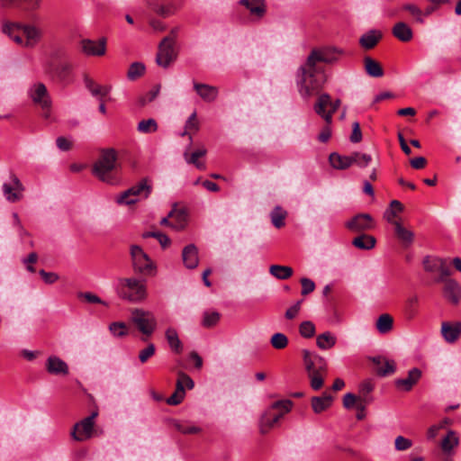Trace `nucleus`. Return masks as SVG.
I'll return each mask as SVG.
<instances>
[{
	"label": "nucleus",
	"instance_id": "603ef678",
	"mask_svg": "<svg viewBox=\"0 0 461 461\" xmlns=\"http://www.w3.org/2000/svg\"><path fill=\"white\" fill-rule=\"evenodd\" d=\"M142 237L144 239H148V238H155V239H157L158 241L159 242V244L161 245V247L163 249H166L171 243V240L168 238V236L164 234V233H162V232H159V231H148V232H144L142 234Z\"/></svg>",
	"mask_w": 461,
	"mask_h": 461
},
{
	"label": "nucleus",
	"instance_id": "bf43d9fd",
	"mask_svg": "<svg viewBox=\"0 0 461 461\" xmlns=\"http://www.w3.org/2000/svg\"><path fill=\"white\" fill-rule=\"evenodd\" d=\"M160 91V85H156L153 88L149 91L145 95H142L139 98V104L140 106H145L147 104L155 100V98L158 95Z\"/></svg>",
	"mask_w": 461,
	"mask_h": 461
},
{
	"label": "nucleus",
	"instance_id": "2eb2a0df",
	"mask_svg": "<svg viewBox=\"0 0 461 461\" xmlns=\"http://www.w3.org/2000/svg\"><path fill=\"white\" fill-rule=\"evenodd\" d=\"M303 354L307 373L326 374L328 366L324 357L312 353L307 349H304Z\"/></svg>",
	"mask_w": 461,
	"mask_h": 461
},
{
	"label": "nucleus",
	"instance_id": "a18cd8bd",
	"mask_svg": "<svg viewBox=\"0 0 461 461\" xmlns=\"http://www.w3.org/2000/svg\"><path fill=\"white\" fill-rule=\"evenodd\" d=\"M200 125L197 120L196 112H194L185 122V131L182 133V136L189 135L190 140H192V133L197 132L199 131Z\"/></svg>",
	"mask_w": 461,
	"mask_h": 461
},
{
	"label": "nucleus",
	"instance_id": "f3484780",
	"mask_svg": "<svg viewBox=\"0 0 461 461\" xmlns=\"http://www.w3.org/2000/svg\"><path fill=\"white\" fill-rule=\"evenodd\" d=\"M82 52L86 56L101 57L106 52V40L101 38L98 41L84 39L80 41Z\"/></svg>",
	"mask_w": 461,
	"mask_h": 461
},
{
	"label": "nucleus",
	"instance_id": "8fccbe9b",
	"mask_svg": "<svg viewBox=\"0 0 461 461\" xmlns=\"http://www.w3.org/2000/svg\"><path fill=\"white\" fill-rule=\"evenodd\" d=\"M351 160L352 165L355 164L357 167L364 168L370 164L372 161V157L369 154L356 151L351 153Z\"/></svg>",
	"mask_w": 461,
	"mask_h": 461
},
{
	"label": "nucleus",
	"instance_id": "5fc2aeb1",
	"mask_svg": "<svg viewBox=\"0 0 461 461\" xmlns=\"http://www.w3.org/2000/svg\"><path fill=\"white\" fill-rule=\"evenodd\" d=\"M137 129L142 133L155 132L158 130V123L154 119L142 120L138 123Z\"/></svg>",
	"mask_w": 461,
	"mask_h": 461
},
{
	"label": "nucleus",
	"instance_id": "2f4dec72",
	"mask_svg": "<svg viewBox=\"0 0 461 461\" xmlns=\"http://www.w3.org/2000/svg\"><path fill=\"white\" fill-rule=\"evenodd\" d=\"M333 402V396L324 392L321 396H313L311 400L312 408L315 413H321L328 410Z\"/></svg>",
	"mask_w": 461,
	"mask_h": 461
},
{
	"label": "nucleus",
	"instance_id": "de8ad7c7",
	"mask_svg": "<svg viewBox=\"0 0 461 461\" xmlns=\"http://www.w3.org/2000/svg\"><path fill=\"white\" fill-rule=\"evenodd\" d=\"M145 65L141 62H133L131 64L128 72L127 78L131 81H134L140 77L145 73Z\"/></svg>",
	"mask_w": 461,
	"mask_h": 461
},
{
	"label": "nucleus",
	"instance_id": "774afa93",
	"mask_svg": "<svg viewBox=\"0 0 461 461\" xmlns=\"http://www.w3.org/2000/svg\"><path fill=\"white\" fill-rule=\"evenodd\" d=\"M156 351L155 345L153 343H149L145 348L140 351L139 353V359L140 361L144 364L146 363L154 354Z\"/></svg>",
	"mask_w": 461,
	"mask_h": 461
},
{
	"label": "nucleus",
	"instance_id": "052dcab7",
	"mask_svg": "<svg viewBox=\"0 0 461 461\" xmlns=\"http://www.w3.org/2000/svg\"><path fill=\"white\" fill-rule=\"evenodd\" d=\"M299 331L302 337L310 339L315 333V326L312 321H305L300 324Z\"/></svg>",
	"mask_w": 461,
	"mask_h": 461
},
{
	"label": "nucleus",
	"instance_id": "3c124183",
	"mask_svg": "<svg viewBox=\"0 0 461 461\" xmlns=\"http://www.w3.org/2000/svg\"><path fill=\"white\" fill-rule=\"evenodd\" d=\"M221 314L218 312H204L202 325L204 328H212L219 322Z\"/></svg>",
	"mask_w": 461,
	"mask_h": 461
},
{
	"label": "nucleus",
	"instance_id": "13d9d810",
	"mask_svg": "<svg viewBox=\"0 0 461 461\" xmlns=\"http://www.w3.org/2000/svg\"><path fill=\"white\" fill-rule=\"evenodd\" d=\"M270 342L276 349H283L288 345V339L284 333L277 332L272 336Z\"/></svg>",
	"mask_w": 461,
	"mask_h": 461
},
{
	"label": "nucleus",
	"instance_id": "7c9ffc66",
	"mask_svg": "<svg viewBox=\"0 0 461 461\" xmlns=\"http://www.w3.org/2000/svg\"><path fill=\"white\" fill-rule=\"evenodd\" d=\"M84 83L86 89L91 93V95L99 99H102L104 96H106L112 89L111 86H101L87 76L84 77Z\"/></svg>",
	"mask_w": 461,
	"mask_h": 461
},
{
	"label": "nucleus",
	"instance_id": "aec40b11",
	"mask_svg": "<svg viewBox=\"0 0 461 461\" xmlns=\"http://www.w3.org/2000/svg\"><path fill=\"white\" fill-rule=\"evenodd\" d=\"M442 283H444V296L453 304H457L461 298V286L459 284L456 280L447 277Z\"/></svg>",
	"mask_w": 461,
	"mask_h": 461
},
{
	"label": "nucleus",
	"instance_id": "9b49d317",
	"mask_svg": "<svg viewBox=\"0 0 461 461\" xmlns=\"http://www.w3.org/2000/svg\"><path fill=\"white\" fill-rule=\"evenodd\" d=\"M424 270L429 273H438L436 282L441 283L451 275L447 260L438 257L426 256L422 260Z\"/></svg>",
	"mask_w": 461,
	"mask_h": 461
},
{
	"label": "nucleus",
	"instance_id": "c756f323",
	"mask_svg": "<svg viewBox=\"0 0 461 461\" xmlns=\"http://www.w3.org/2000/svg\"><path fill=\"white\" fill-rule=\"evenodd\" d=\"M372 361L377 366L376 374L379 376H387L393 374L396 370L395 362L393 360H389L379 356L373 357Z\"/></svg>",
	"mask_w": 461,
	"mask_h": 461
},
{
	"label": "nucleus",
	"instance_id": "423d86ee",
	"mask_svg": "<svg viewBox=\"0 0 461 461\" xmlns=\"http://www.w3.org/2000/svg\"><path fill=\"white\" fill-rule=\"evenodd\" d=\"M148 182L147 178H143L136 185L122 192L116 198L117 203L130 205L137 203L139 200L138 197L148 198L152 190V186L149 185Z\"/></svg>",
	"mask_w": 461,
	"mask_h": 461
},
{
	"label": "nucleus",
	"instance_id": "b1692460",
	"mask_svg": "<svg viewBox=\"0 0 461 461\" xmlns=\"http://www.w3.org/2000/svg\"><path fill=\"white\" fill-rule=\"evenodd\" d=\"M194 88L196 94L206 103L214 102L219 95L218 88L211 85L194 82Z\"/></svg>",
	"mask_w": 461,
	"mask_h": 461
},
{
	"label": "nucleus",
	"instance_id": "f03ea898",
	"mask_svg": "<svg viewBox=\"0 0 461 461\" xmlns=\"http://www.w3.org/2000/svg\"><path fill=\"white\" fill-rule=\"evenodd\" d=\"M2 32L17 44L26 47L34 46L41 37V32L35 26L18 23H5Z\"/></svg>",
	"mask_w": 461,
	"mask_h": 461
},
{
	"label": "nucleus",
	"instance_id": "58836bf2",
	"mask_svg": "<svg viewBox=\"0 0 461 461\" xmlns=\"http://www.w3.org/2000/svg\"><path fill=\"white\" fill-rule=\"evenodd\" d=\"M364 64L366 72L370 77H381L384 76V69L381 64L371 57H366L364 59Z\"/></svg>",
	"mask_w": 461,
	"mask_h": 461
},
{
	"label": "nucleus",
	"instance_id": "69168bd1",
	"mask_svg": "<svg viewBox=\"0 0 461 461\" xmlns=\"http://www.w3.org/2000/svg\"><path fill=\"white\" fill-rule=\"evenodd\" d=\"M77 297L79 299L85 300L88 303H100L107 305V303L104 301H103L99 296L90 292H80L77 294Z\"/></svg>",
	"mask_w": 461,
	"mask_h": 461
},
{
	"label": "nucleus",
	"instance_id": "4be33fe9",
	"mask_svg": "<svg viewBox=\"0 0 461 461\" xmlns=\"http://www.w3.org/2000/svg\"><path fill=\"white\" fill-rule=\"evenodd\" d=\"M168 217H171V229L179 231L185 228L187 224V213L185 209H178L176 204H174L173 208L168 212Z\"/></svg>",
	"mask_w": 461,
	"mask_h": 461
},
{
	"label": "nucleus",
	"instance_id": "6e6552de",
	"mask_svg": "<svg viewBox=\"0 0 461 461\" xmlns=\"http://www.w3.org/2000/svg\"><path fill=\"white\" fill-rule=\"evenodd\" d=\"M132 321L143 334L142 341H147L157 328V320L150 312L136 309L132 312Z\"/></svg>",
	"mask_w": 461,
	"mask_h": 461
},
{
	"label": "nucleus",
	"instance_id": "f257e3e1",
	"mask_svg": "<svg viewBox=\"0 0 461 461\" xmlns=\"http://www.w3.org/2000/svg\"><path fill=\"white\" fill-rule=\"evenodd\" d=\"M345 54L342 49L326 46L314 48L296 71V86L303 98L319 94L325 83L324 68L320 63L334 64Z\"/></svg>",
	"mask_w": 461,
	"mask_h": 461
},
{
	"label": "nucleus",
	"instance_id": "1a4fd4ad",
	"mask_svg": "<svg viewBox=\"0 0 461 461\" xmlns=\"http://www.w3.org/2000/svg\"><path fill=\"white\" fill-rule=\"evenodd\" d=\"M28 95L33 104L41 107L44 118L48 119L50 115L51 99L46 86L43 83H35L30 87Z\"/></svg>",
	"mask_w": 461,
	"mask_h": 461
},
{
	"label": "nucleus",
	"instance_id": "a19ab883",
	"mask_svg": "<svg viewBox=\"0 0 461 461\" xmlns=\"http://www.w3.org/2000/svg\"><path fill=\"white\" fill-rule=\"evenodd\" d=\"M393 325V319L388 313L380 315L376 321L375 327L381 334H386L392 330Z\"/></svg>",
	"mask_w": 461,
	"mask_h": 461
},
{
	"label": "nucleus",
	"instance_id": "4468645a",
	"mask_svg": "<svg viewBox=\"0 0 461 461\" xmlns=\"http://www.w3.org/2000/svg\"><path fill=\"white\" fill-rule=\"evenodd\" d=\"M173 38H163L158 45V50L156 57V62L158 66L167 68L171 62L176 58L174 44H172Z\"/></svg>",
	"mask_w": 461,
	"mask_h": 461
},
{
	"label": "nucleus",
	"instance_id": "79ce46f5",
	"mask_svg": "<svg viewBox=\"0 0 461 461\" xmlns=\"http://www.w3.org/2000/svg\"><path fill=\"white\" fill-rule=\"evenodd\" d=\"M317 346L323 350L333 348L336 344V337L330 331L320 334L316 339Z\"/></svg>",
	"mask_w": 461,
	"mask_h": 461
},
{
	"label": "nucleus",
	"instance_id": "72a5a7b5",
	"mask_svg": "<svg viewBox=\"0 0 461 461\" xmlns=\"http://www.w3.org/2000/svg\"><path fill=\"white\" fill-rule=\"evenodd\" d=\"M382 37L383 34L380 31L370 30L360 37L359 44L366 50H371L376 46Z\"/></svg>",
	"mask_w": 461,
	"mask_h": 461
},
{
	"label": "nucleus",
	"instance_id": "bb28decb",
	"mask_svg": "<svg viewBox=\"0 0 461 461\" xmlns=\"http://www.w3.org/2000/svg\"><path fill=\"white\" fill-rule=\"evenodd\" d=\"M394 235L405 249L411 247L414 241V232L406 229L402 222H395L393 225Z\"/></svg>",
	"mask_w": 461,
	"mask_h": 461
},
{
	"label": "nucleus",
	"instance_id": "37998d69",
	"mask_svg": "<svg viewBox=\"0 0 461 461\" xmlns=\"http://www.w3.org/2000/svg\"><path fill=\"white\" fill-rule=\"evenodd\" d=\"M272 276L279 280H285L292 276L293 268L287 266L272 265L269 268Z\"/></svg>",
	"mask_w": 461,
	"mask_h": 461
},
{
	"label": "nucleus",
	"instance_id": "0e129e2a",
	"mask_svg": "<svg viewBox=\"0 0 461 461\" xmlns=\"http://www.w3.org/2000/svg\"><path fill=\"white\" fill-rule=\"evenodd\" d=\"M185 392L179 386L176 387L174 393L167 399V403L169 405H177L182 402L185 398Z\"/></svg>",
	"mask_w": 461,
	"mask_h": 461
},
{
	"label": "nucleus",
	"instance_id": "f704fd0d",
	"mask_svg": "<svg viewBox=\"0 0 461 461\" xmlns=\"http://www.w3.org/2000/svg\"><path fill=\"white\" fill-rule=\"evenodd\" d=\"M330 166L338 170H345L352 166L351 154L343 156L337 152H332L329 157Z\"/></svg>",
	"mask_w": 461,
	"mask_h": 461
},
{
	"label": "nucleus",
	"instance_id": "c03bdc74",
	"mask_svg": "<svg viewBox=\"0 0 461 461\" xmlns=\"http://www.w3.org/2000/svg\"><path fill=\"white\" fill-rule=\"evenodd\" d=\"M206 154V149L204 148L198 149L192 152L190 155L185 152V158L188 164H194L197 168L203 170L205 168V165L203 162H200L198 159L203 157Z\"/></svg>",
	"mask_w": 461,
	"mask_h": 461
},
{
	"label": "nucleus",
	"instance_id": "cd10ccee",
	"mask_svg": "<svg viewBox=\"0 0 461 461\" xmlns=\"http://www.w3.org/2000/svg\"><path fill=\"white\" fill-rule=\"evenodd\" d=\"M46 370L51 375H68V366L65 361L56 356H50L46 361Z\"/></svg>",
	"mask_w": 461,
	"mask_h": 461
},
{
	"label": "nucleus",
	"instance_id": "c9c22d12",
	"mask_svg": "<svg viewBox=\"0 0 461 461\" xmlns=\"http://www.w3.org/2000/svg\"><path fill=\"white\" fill-rule=\"evenodd\" d=\"M404 207L402 203L398 200H393L390 203L389 208L385 210L384 212V218L387 222L391 223L393 226L395 225V222H401L396 220L397 214L403 211Z\"/></svg>",
	"mask_w": 461,
	"mask_h": 461
},
{
	"label": "nucleus",
	"instance_id": "39448f33",
	"mask_svg": "<svg viewBox=\"0 0 461 461\" xmlns=\"http://www.w3.org/2000/svg\"><path fill=\"white\" fill-rule=\"evenodd\" d=\"M72 69L73 66L68 60L67 53L62 52L59 55V59H53L47 64L45 72L52 78H56L61 83H67Z\"/></svg>",
	"mask_w": 461,
	"mask_h": 461
},
{
	"label": "nucleus",
	"instance_id": "5701e85b",
	"mask_svg": "<svg viewBox=\"0 0 461 461\" xmlns=\"http://www.w3.org/2000/svg\"><path fill=\"white\" fill-rule=\"evenodd\" d=\"M441 335L448 343L456 342L461 335V322L444 321L441 324Z\"/></svg>",
	"mask_w": 461,
	"mask_h": 461
},
{
	"label": "nucleus",
	"instance_id": "680f3d73",
	"mask_svg": "<svg viewBox=\"0 0 461 461\" xmlns=\"http://www.w3.org/2000/svg\"><path fill=\"white\" fill-rule=\"evenodd\" d=\"M174 426L176 429L183 434H197L201 431L199 427L190 425L187 423H181L179 421H175Z\"/></svg>",
	"mask_w": 461,
	"mask_h": 461
},
{
	"label": "nucleus",
	"instance_id": "412c9836",
	"mask_svg": "<svg viewBox=\"0 0 461 461\" xmlns=\"http://www.w3.org/2000/svg\"><path fill=\"white\" fill-rule=\"evenodd\" d=\"M240 5L249 10L250 15L256 19H262L267 13V4L265 0H240Z\"/></svg>",
	"mask_w": 461,
	"mask_h": 461
},
{
	"label": "nucleus",
	"instance_id": "7ed1b4c3",
	"mask_svg": "<svg viewBox=\"0 0 461 461\" xmlns=\"http://www.w3.org/2000/svg\"><path fill=\"white\" fill-rule=\"evenodd\" d=\"M116 152L113 149H103L99 158L95 162L92 173L99 180L110 185L116 183L117 179L113 175L116 167Z\"/></svg>",
	"mask_w": 461,
	"mask_h": 461
},
{
	"label": "nucleus",
	"instance_id": "393cba45",
	"mask_svg": "<svg viewBox=\"0 0 461 461\" xmlns=\"http://www.w3.org/2000/svg\"><path fill=\"white\" fill-rule=\"evenodd\" d=\"M293 402L290 400H280L272 403L270 406L272 421L276 424L283 416L292 409Z\"/></svg>",
	"mask_w": 461,
	"mask_h": 461
},
{
	"label": "nucleus",
	"instance_id": "0eeeda50",
	"mask_svg": "<svg viewBox=\"0 0 461 461\" xmlns=\"http://www.w3.org/2000/svg\"><path fill=\"white\" fill-rule=\"evenodd\" d=\"M132 267L135 273L142 276H153L156 267L143 249L138 245H132L130 249Z\"/></svg>",
	"mask_w": 461,
	"mask_h": 461
},
{
	"label": "nucleus",
	"instance_id": "a878e982",
	"mask_svg": "<svg viewBox=\"0 0 461 461\" xmlns=\"http://www.w3.org/2000/svg\"><path fill=\"white\" fill-rule=\"evenodd\" d=\"M293 402L290 400H280L272 403L270 406L272 421L276 424L283 416L292 409Z\"/></svg>",
	"mask_w": 461,
	"mask_h": 461
},
{
	"label": "nucleus",
	"instance_id": "6ab92c4d",
	"mask_svg": "<svg viewBox=\"0 0 461 461\" xmlns=\"http://www.w3.org/2000/svg\"><path fill=\"white\" fill-rule=\"evenodd\" d=\"M41 0H0V7L5 9H21L34 11L40 7Z\"/></svg>",
	"mask_w": 461,
	"mask_h": 461
},
{
	"label": "nucleus",
	"instance_id": "9d476101",
	"mask_svg": "<svg viewBox=\"0 0 461 461\" xmlns=\"http://www.w3.org/2000/svg\"><path fill=\"white\" fill-rule=\"evenodd\" d=\"M339 99L332 101L329 94H322L318 97L314 104V111L324 119L326 123L330 124L332 122V116L339 109Z\"/></svg>",
	"mask_w": 461,
	"mask_h": 461
},
{
	"label": "nucleus",
	"instance_id": "f8f14e48",
	"mask_svg": "<svg viewBox=\"0 0 461 461\" xmlns=\"http://www.w3.org/2000/svg\"><path fill=\"white\" fill-rule=\"evenodd\" d=\"M98 416V411H95L88 417L77 422L71 430V437L76 441H84L93 435L95 419Z\"/></svg>",
	"mask_w": 461,
	"mask_h": 461
},
{
	"label": "nucleus",
	"instance_id": "e433bc0d",
	"mask_svg": "<svg viewBox=\"0 0 461 461\" xmlns=\"http://www.w3.org/2000/svg\"><path fill=\"white\" fill-rule=\"evenodd\" d=\"M376 240L374 236L361 233L352 240V245L362 250H369L375 248Z\"/></svg>",
	"mask_w": 461,
	"mask_h": 461
},
{
	"label": "nucleus",
	"instance_id": "6e6d98bb",
	"mask_svg": "<svg viewBox=\"0 0 461 461\" xmlns=\"http://www.w3.org/2000/svg\"><path fill=\"white\" fill-rule=\"evenodd\" d=\"M275 422L272 421L271 410H267L261 417L260 420V432L262 434L267 433L274 426Z\"/></svg>",
	"mask_w": 461,
	"mask_h": 461
},
{
	"label": "nucleus",
	"instance_id": "4d7b16f0",
	"mask_svg": "<svg viewBox=\"0 0 461 461\" xmlns=\"http://www.w3.org/2000/svg\"><path fill=\"white\" fill-rule=\"evenodd\" d=\"M109 330L114 337L122 338L127 335L128 330L124 322L116 321L109 325Z\"/></svg>",
	"mask_w": 461,
	"mask_h": 461
},
{
	"label": "nucleus",
	"instance_id": "dca6fc26",
	"mask_svg": "<svg viewBox=\"0 0 461 461\" xmlns=\"http://www.w3.org/2000/svg\"><path fill=\"white\" fill-rule=\"evenodd\" d=\"M11 184L5 183L2 186L5 198L10 203H15L22 199L24 186L16 175L11 174Z\"/></svg>",
	"mask_w": 461,
	"mask_h": 461
},
{
	"label": "nucleus",
	"instance_id": "864d4df0",
	"mask_svg": "<svg viewBox=\"0 0 461 461\" xmlns=\"http://www.w3.org/2000/svg\"><path fill=\"white\" fill-rule=\"evenodd\" d=\"M286 212L282 210L281 207H276L271 212V221L273 225L279 229L285 225V219Z\"/></svg>",
	"mask_w": 461,
	"mask_h": 461
},
{
	"label": "nucleus",
	"instance_id": "ea45409f",
	"mask_svg": "<svg viewBox=\"0 0 461 461\" xmlns=\"http://www.w3.org/2000/svg\"><path fill=\"white\" fill-rule=\"evenodd\" d=\"M374 384L370 379L363 381L358 387V400L365 402H372L373 397L370 395L374 390Z\"/></svg>",
	"mask_w": 461,
	"mask_h": 461
},
{
	"label": "nucleus",
	"instance_id": "c85d7f7f",
	"mask_svg": "<svg viewBox=\"0 0 461 461\" xmlns=\"http://www.w3.org/2000/svg\"><path fill=\"white\" fill-rule=\"evenodd\" d=\"M182 259L185 267L194 269L199 264L198 249L194 244H189L183 249Z\"/></svg>",
	"mask_w": 461,
	"mask_h": 461
},
{
	"label": "nucleus",
	"instance_id": "338daca9",
	"mask_svg": "<svg viewBox=\"0 0 461 461\" xmlns=\"http://www.w3.org/2000/svg\"><path fill=\"white\" fill-rule=\"evenodd\" d=\"M179 384H180V388L184 389V390H185V388L192 389L194 385L192 378L183 372L178 373L176 386H179Z\"/></svg>",
	"mask_w": 461,
	"mask_h": 461
},
{
	"label": "nucleus",
	"instance_id": "a211bd4d",
	"mask_svg": "<svg viewBox=\"0 0 461 461\" xmlns=\"http://www.w3.org/2000/svg\"><path fill=\"white\" fill-rule=\"evenodd\" d=\"M421 377V371L417 367H413L408 372L405 378L396 379L394 384L397 389L403 392H410L412 387L419 382Z\"/></svg>",
	"mask_w": 461,
	"mask_h": 461
},
{
	"label": "nucleus",
	"instance_id": "e2e57ef3",
	"mask_svg": "<svg viewBox=\"0 0 461 461\" xmlns=\"http://www.w3.org/2000/svg\"><path fill=\"white\" fill-rule=\"evenodd\" d=\"M402 10L408 11L412 16L415 17V20L420 23H423V12L419 8L417 5L412 4H405L402 5Z\"/></svg>",
	"mask_w": 461,
	"mask_h": 461
},
{
	"label": "nucleus",
	"instance_id": "20e7f679",
	"mask_svg": "<svg viewBox=\"0 0 461 461\" xmlns=\"http://www.w3.org/2000/svg\"><path fill=\"white\" fill-rule=\"evenodd\" d=\"M116 291L121 298L131 302H139L146 297L145 284L136 278H120Z\"/></svg>",
	"mask_w": 461,
	"mask_h": 461
},
{
	"label": "nucleus",
	"instance_id": "09e8293b",
	"mask_svg": "<svg viewBox=\"0 0 461 461\" xmlns=\"http://www.w3.org/2000/svg\"><path fill=\"white\" fill-rule=\"evenodd\" d=\"M458 444V438L453 430H449L442 439L441 448L444 452H450Z\"/></svg>",
	"mask_w": 461,
	"mask_h": 461
},
{
	"label": "nucleus",
	"instance_id": "4c0bfd02",
	"mask_svg": "<svg viewBox=\"0 0 461 461\" xmlns=\"http://www.w3.org/2000/svg\"><path fill=\"white\" fill-rule=\"evenodd\" d=\"M420 299L417 294L407 298L404 304V314L408 320H412L418 315Z\"/></svg>",
	"mask_w": 461,
	"mask_h": 461
},
{
	"label": "nucleus",
	"instance_id": "ddd939ff",
	"mask_svg": "<svg viewBox=\"0 0 461 461\" xmlns=\"http://www.w3.org/2000/svg\"><path fill=\"white\" fill-rule=\"evenodd\" d=\"M345 227L351 232L365 233L375 229V223L369 213H358L347 221Z\"/></svg>",
	"mask_w": 461,
	"mask_h": 461
},
{
	"label": "nucleus",
	"instance_id": "49530a36",
	"mask_svg": "<svg viewBox=\"0 0 461 461\" xmlns=\"http://www.w3.org/2000/svg\"><path fill=\"white\" fill-rule=\"evenodd\" d=\"M166 339L170 348L176 353H180L182 350V343L178 338L177 332L174 329H167L166 330Z\"/></svg>",
	"mask_w": 461,
	"mask_h": 461
},
{
	"label": "nucleus",
	"instance_id": "473e14b6",
	"mask_svg": "<svg viewBox=\"0 0 461 461\" xmlns=\"http://www.w3.org/2000/svg\"><path fill=\"white\" fill-rule=\"evenodd\" d=\"M392 33L396 39L402 42H408L413 38L411 28L404 22L396 23L392 29Z\"/></svg>",
	"mask_w": 461,
	"mask_h": 461
}]
</instances>
